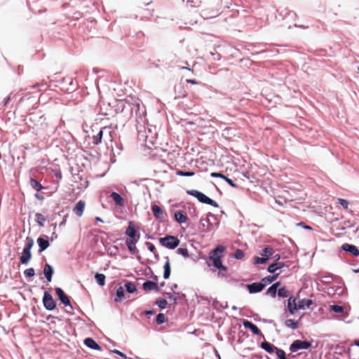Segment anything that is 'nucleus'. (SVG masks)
<instances>
[{"label": "nucleus", "instance_id": "obj_1", "mask_svg": "<svg viewBox=\"0 0 359 359\" xmlns=\"http://www.w3.org/2000/svg\"><path fill=\"white\" fill-rule=\"evenodd\" d=\"M225 247L223 245H218L215 249L211 251L209 254L208 259L212 262V265L218 269L226 271L227 267L224 266L222 263V257L225 251ZM209 266L211 265L210 262L208 263Z\"/></svg>", "mask_w": 359, "mask_h": 359}, {"label": "nucleus", "instance_id": "obj_2", "mask_svg": "<svg viewBox=\"0 0 359 359\" xmlns=\"http://www.w3.org/2000/svg\"><path fill=\"white\" fill-rule=\"evenodd\" d=\"M313 304L312 300L303 299L296 303V299L290 297L287 300V308L291 314H294L298 309L309 308Z\"/></svg>", "mask_w": 359, "mask_h": 359}, {"label": "nucleus", "instance_id": "obj_3", "mask_svg": "<svg viewBox=\"0 0 359 359\" xmlns=\"http://www.w3.org/2000/svg\"><path fill=\"white\" fill-rule=\"evenodd\" d=\"M187 193L190 196L196 197L201 203H205L215 208L218 207V204L216 201L210 198L202 192L192 189L187 191Z\"/></svg>", "mask_w": 359, "mask_h": 359}, {"label": "nucleus", "instance_id": "obj_4", "mask_svg": "<svg viewBox=\"0 0 359 359\" xmlns=\"http://www.w3.org/2000/svg\"><path fill=\"white\" fill-rule=\"evenodd\" d=\"M34 245V240L31 237H27L26 244L20 258V262L27 264L32 258L31 249Z\"/></svg>", "mask_w": 359, "mask_h": 359}, {"label": "nucleus", "instance_id": "obj_5", "mask_svg": "<svg viewBox=\"0 0 359 359\" xmlns=\"http://www.w3.org/2000/svg\"><path fill=\"white\" fill-rule=\"evenodd\" d=\"M160 243L169 249H174L180 244V240L174 236H166L160 238Z\"/></svg>", "mask_w": 359, "mask_h": 359}, {"label": "nucleus", "instance_id": "obj_6", "mask_svg": "<svg viewBox=\"0 0 359 359\" xmlns=\"http://www.w3.org/2000/svg\"><path fill=\"white\" fill-rule=\"evenodd\" d=\"M104 131H108V136L106 137L107 141L110 142H113L114 138L112 136V133H114V132L111 130L109 128L104 127L102 130H100V132L96 135H94L93 137V143L94 144L97 145L102 142V138Z\"/></svg>", "mask_w": 359, "mask_h": 359}, {"label": "nucleus", "instance_id": "obj_7", "mask_svg": "<svg viewBox=\"0 0 359 359\" xmlns=\"http://www.w3.org/2000/svg\"><path fill=\"white\" fill-rule=\"evenodd\" d=\"M311 346V343L307 341L295 340L290 346L292 352H296L300 349H308Z\"/></svg>", "mask_w": 359, "mask_h": 359}, {"label": "nucleus", "instance_id": "obj_8", "mask_svg": "<svg viewBox=\"0 0 359 359\" xmlns=\"http://www.w3.org/2000/svg\"><path fill=\"white\" fill-rule=\"evenodd\" d=\"M43 302L45 308L49 311L53 310L56 306V303L54 299L53 298L52 295L48 292H44Z\"/></svg>", "mask_w": 359, "mask_h": 359}, {"label": "nucleus", "instance_id": "obj_9", "mask_svg": "<svg viewBox=\"0 0 359 359\" xmlns=\"http://www.w3.org/2000/svg\"><path fill=\"white\" fill-rule=\"evenodd\" d=\"M265 287V284L262 281L260 283H253L248 285L247 287L250 293H256L261 292Z\"/></svg>", "mask_w": 359, "mask_h": 359}, {"label": "nucleus", "instance_id": "obj_10", "mask_svg": "<svg viewBox=\"0 0 359 359\" xmlns=\"http://www.w3.org/2000/svg\"><path fill=\"white\" fill-rule=\"evenodd\" d=\"M341 249L346 252H349L352 255L357 257L359 255V250L358 248L353 245H351L348 243H344L341 246Z\"/></svg>", "mask_w": 359, "mask_h": 359}, {"label": "nucleus", "instance_id": "obj_11", "mask_svg": "<svg viewBox=\"0 0 359 359\" xmlns=\"http://www.w3.org/2000/svg\"><path fill=\"white\" fill-rule=\"evenodd\" d=\"M86 207V202L84 201H79L74 208H73V212L78 217H81L83 214L84 210Z\"/></svg>", "mask_w": 359, "mask_h": 359}, {"label": "nucleus", "instance_id": "obj_12", "mask_svg": "<svg viewBox=\"0 0 359 359\" xmlns=\"http://www.w3.org/2000/svg\"><path fill=\"white\" fill-rule=\"evenodd\" d=\"M55 292L62 304H64L65 306L70 305L69 297L61 288H55Z\"/></svg>", "mask_w": 359, "mask_h": 359}, {"label": "nucleus", "instance_id": "obj_13", "mask_svg": "<svg viewBox=\"0 0 359 359\" xmlns=\"http://www.w3.org/2000/svg\"><path fill=\"white\" fill-rule=\"evenodd\" d=\"M43 237H39L37 239V243L39 246V252H41L46 250L49 246V241L48 240V236H45Z\"/></svg>", "mask_w": 359, "mask_h": 359}, {"label": "nucleus", "instance_id": "obj_14", "mask_svg": "<svg viewBox=\"0 0 359 359\" xmlns=\"http://www.w3.org/2000/svg\"><path fill=\"white\" fill-rule=\"evenodd\" d=\"M142 287H143V289L147 292H149L151 290H154L156 292L159 291V287H158L157 283L155 282L151 281V280H147V281L144 282L143 283Z\"/></svg>", "mask_w": 359, "mask_h": 359}, {"label": "nucleus", "instance_id": "obj_15", "mask_svg": "<svg viewBox=\"0 0 359 359\" xmlns=\"http://www.w3.org/2000/svg\"><path fill=\"white\" fill-rule=\"evenodd\" d=\"M126 234L128 236V239L135 240L136 229L133 222H129Z\"/></svg>", "mask_w": 359, "mask_h": 359}, {"label": "nucleus", "instance_id": "obj_16", "mask_svg": "<svg viewBox=\"0 0 359 359\" xmlns=\"http://www.w3.org/2000/svg\"><path fill=\"white\" fill-rule=\"evenodd\" d=\"M151 210L154 217L158 219H162L164 217L163 210L157 205H153L151 206Z\"/></svg>", "mask_w": 359, "mask_h": 359}, {"label": "nucleus", "instance_id": "obj_17", "mask_svg": "<svg viewBox=\"0 0 359 359\" xmlns=\"http://www.w3.org/2000/svg\"><path fill=\"white\" fill-rule=\"evenodd\" d=\"M53 273V267L50 264H46L43 268V274L48 282L51 281Z\"/></svg>", "mask_w": 359, "mask_h": 359}, {"label": "nucleus", "instance_id": "obj_18", "mask_svg": "<svg viewBox=\"0 0 359 359\" xmlns=\"http://www.w3.org/2000/svg\"><path fill=\"white\" fill-rule=\"evenodd\" d=\"M137 242V240H132V239H126V244L131 254L136 253L137 248H136V243Z\"/></svg>", "mask_w": 359, "mask_h": 359}, {"label": "nucleus", "instance_id": "obj_19", "mask_svg": "<svg viewBox=\"0 0 359 359\" xmlns=\"http://www.w3.org/2000/svg\"><path fill=\"white\" fill-rule=\"evenodd\" d=\"M243 326L245 328L250 329L252 331V332L255 334H260V330H259V328L255 324L251 323L250 321L245 320L243 322Z\"/></svg>", "mask_w": 359, "mask_h": 359}, {"label": "nucleus", "instance_id": "obj_20", "mask_svg": "<svg viewBox=\"0 0 359 359\" xmlns=\"http://www.w3.org/2000/svg\"><path fill=\"white\" fill-rule=\"evenodd\" d=\"M84 344L89 348L95 350H100V346L92 338H86L84 340Z\"/></svg>", "mask_w": 359, "mask_h": 359}, {"label": "nucleus", "instance_id": "obj_21", "mask_svg": "<svg viewBox=\"0 0 359 359\" xmlns=\"http://www.w3.org/2000/svg\"><path fill=\"white\" fill-rule=\"evenodd\" d=\"M111 197L114 200L115 204L116 205L123 206L124 204V201L122 196L116 192H112L111 194Z\"/></svg>", "mask_w": 359, "mask_h": 359}, {"label": "nucleus", "instance_id": "obj_22", "mask_svg": "<svg viewBox=\"0 0 359 359\" xmlns=\"http://www.w3.org/2000/svg\"><path fill=\"white\" fill-rule=\"evenodd\" d=\"M175 219L182 224L185 223L188 220V217L187 215L183 214L181 211H176L174 215Z\"/></svg>", "mask_w": 359, "mask_h": 359}, {"label": "nucleus", "instance_id": "obj_23", "mask_svg": "<svg viewBox=\"0 0 359 359\" xmlns=\"http://www.w3.org/2000/svg\"><path fill=\"white\" fill-rule=\"evenodd\" d=\"M261 347L269 353H273L277 348V347L267 341L262 342Z\"/></svg>", "mask_w": 359, "mask_h": 359}, {"label": "nucleus", "instance_id": "obj_24", "mask_svg": "<svg viewBox=\"0 0 359 359\" xmlns=\"http://www.w3.org/2000/svg\"><path fill=\"white\" fill-rule=\"evenodd\" d=\"M280 285V282H277L273 284L270 287L268 288L266 293L270 294L271 297H275L278 290V287Z\"/></svg>", "mask_w": 359, "mask_h": 359}, {"label": "nucleus", "instance_id": "obj_25", "mask_svg": "<svg viewBox=\"0 0 359 359\" xmlns=\"http://www.w3.org/2000/svg\"><path fill=\"white\" fill-rule=\"evenodd\" d=\"M285 264L282 262H276L269 266L268 271L270 273H274L276 270L282 269Z\"/></svg>", "mask_w": 359, "mask_h": 359}, {"label": "nucleus", "instance_id": "obj_26", "mask_svg": "<svg viewBox=\"0 0 359 359\" xmlns=\"http://www.w3.org/2000/svg\"><path fill=\"white\" fill-rule=\"evenodd\" d=\"M164 272H163V278L165 279H168L170 275V263L169 259L167 258V261L164 264Z\"/></svg>", "mask_w": 359, "mask_h": 359}, {"label": "nucleus", "instance_id": "obj_27", "mask_svg": "<svg viewBox=\"0 0 359 359\" xmlns=\"http://www.w3.org/2000/svg\"><path fill=\"white\" fill-rule=\"evenodd\" d=\"M286 327L295 330L299 327V322L292 319H287L285 322Z\"/></svg>", "mask_w": 359, "mask_h": 359}, {"label": "nucleus", "instance_id": "obj_28", "mask_svg": "<svg viewBox=\"0 0 359 359\" xmlns=\"http://www.w3.org/2000/svg\"><path fill=\"white\" fill-rule=\"evenodd\" d=\"M46 217L41 213H36L35 215V221L38 224V225L41 227L44 226V222H46Z\"/></svg>", "mask_w": 359, "mask_h": 359}, {"label": "nucleus", "instance_id": "obj_29", "mask_svg": "<svg viewBox=\"0 0 359 359\" xmlns=\"http://www.w3.org/2000/svg\"><path fill=\"white\" fill-rule=\"evenodd\" d=\"M273 254V249L271 247H266L264 248L260 255L262 257H267L268 259Z\"/></svg>", "mask_w": 359, "mask_h": 359}, {"label": "nucleus", "instance_id": "obj_30", "mask_svg": "<svg viewBox=\"0 0 359 359\" xmlns=\"http://www.w3.org/2000/svg\"><path fill=\"white\" fill-rule=\"evenodd\" d=\"M96 282L100 286H103L105 284V276L103 273H96L95 275Z\"/></svg>", "mask_w": 359, "mask_h": 359}, {"label": "nucleus", "instance_id": "obj_31", "mask_svg": "<svg viewBox=\"0 0 359 359\" xmlns=\"http://www.w3.org/2000/svg\"><path fill=\"white\" fill-rule=\"evenodd\" d=\"M125 288L129 293H133L137 290L135 283L129 281L125 283Z\"/></svg>", "mask_w": 359, "mask_h": 359}, {"label": "nucleus", "instance_id": "obj_32", "mask_svg": "<svg viewBox=\"0 0 359 359\" xmlns=\"http://www.w3.org/2000/svg\"><path fill=\"white\" fill-rule=\"evenodd\" d=\"M30 184H31V187L35 189L36 191H39L40 190H41L43 189V187L42 185L41 184V183L37 181L36 180H34V179H31L30 180Z\"/></svg>", "mask_w": 359, "mask_h": 359}, {"label": "nucleus", "instance_id": "obj_33", "mask_svg": "<svg viewBox=\"0 0 359 359\" xmlns=\"http://www.w3.org/2000/svg\"><path fill=\"white\" fill-rule=\"evenodd\" d=\"M278 275H279V274H278V273H277V274L272 275V276H266V277H265V278H262V282L263 283H264V284H265V285H266V284L271 283H272L273 281H274V280L278 278Z\"/></svg>", "mask_w": 359, "mask_h": 359}, {"label": "nucleus", "instance_id": "obj_34", "mask_svg": "<svg viewBox=\"0 0 359 359\" xmlns=\"http://www.w3.org/2000/svg\"><path fill=\"white\" fill-rule=\"evenodd\" d=\"M116 297L115 298V301L116 302H118V301H121L122 299V298L124 296V290H123V287H119L117 290H116Z\"/></svg>", "mask_w": 359, "mask_h": 359}, {"label": "nucleus", "instance_id": "obj_35", "mask_svg": "<svg viewBox=\"0 0 359 359\" xmlns=\"http://www.w3.org/2000/svg\"><path fill=\"white\" fill-rule=\"evenodd\" d=\"M278 295L281 297H287L289 295V292L285 287H283L278 289Z\"/></svg>", "mask_w": 359, "mask_h": 359}, {"label": "nucleus", "instance_id": "obj_36", "mask_svg": "<svg viewBox=\"0 0 359 359\" xmlns=\"http://www.w3.org/2000/svg\"><path fill=\"white\" fill-rule=\"evenodd\" d=\"M176 174H177V175L183 176V177H192L195 175V173L194 172H185V171H182L181 170H177L176 171Z\"/></svg>", "mask_w": 359, "mask_h": 359}, {"label": "nucleus", "instance_id": "obj_37", "mask_svg": "<svg viewBox=\"0 0 359 359\" xmlns=\"http://www.w3.org/2000/svg\"><path fill=\"white\" fill-rule=\"evenodd\" d=\"M254 260H255V264H265L268 261V258L264 257H255L254 258Z\"/></svg>", "mask_w": 359, "mask_h": 359}, {"label": "nucleus", "instance_id": "obj_38", "mask_svg": "<svg viewBox=\"0 0 359 359\" xmlns=\"http://www.w3.org/2000/svg\"><path fill=\"white\" fill-rule=\"evenodd\" d=\"M330 310L338 313H341L344 312V308L339 305H332L330 306Z\"/></svg>", "mask_w": 359, "mask_h": 359}, {"label": "nucleus", "instance_id": "obj_39", "mask_svg": "<svg viewBox=\"0 0 359 359\" xmlns=\"http://www.w3.org/2000/svg\"><path fill=\"white\" fill-rule=\"evenodd\" d=\"M177 252L178 254L182 255L185 258L189 257V256L188 250L187 248H180L177 250Z\"/></svg>", "mask_w": 359, "mask_h": 359}, {"label": "nucleus", "instance_id": "obj_40", "mask_svg": "<svg viewBox=\"0 0 359 359\" xmlns=\"http://www.w3.org/2000/svg\"><path fill=\"white\" fill-rule=\"evenodd\" d=\"M156 323L158 325L163 324L165 321V317L163 313H158L156 318Z\"/></svg>", "mask_w": 359, "mask_h": 359}, {"label": "nucleus", "instance_id": "obj_41", "mask_svg": "<svg viewBox=\"0 0 359 359\" xmlns=\"http://www.w3.org/2000/svg\"><path fill=\"white\" fill-rule=\"evenodd\" d=\"M167 301L165 299H156V304L161 309H164L167 305Z\"/></svg>", "mask_w": 359, "mask_h": 359}, {"label": "nucleus", "instance_id": "obj_42", "mask_svg": "<svg viewBox=\"0 0 359 359\" xmlns=\"http://www.w3.org/2000/svg\"><path fill=\"white\" fill-rule=\"evenodd\" d=\"M35 274L34 269L33 268H29L24 271V275L26 277H33Z\"/></svg>", "mask_w": 359, "mask_h": 359}, {"label": "nucleus", "instance_id": "obj_43", "mask_svg": "<svg viewBox=\"0 0 359 359\" xmlns=\"http://www.w3.org/2000/svg\"><path fill=\"white\" fill-rule=\"evenodd\" d=\"M276 352L279 359H287L285 356V353L283 350L277 348Z\"/></svg>", "mask_w": 359, "mask_h": 359}, {"label": "nucleus", "instance_id": "obj_44", "mask_svg": "<svg viewBox=\"0 0 359 359\" xmlns=\"http://www.w3.org/2000/svg\"><path fill=\"white\" fill-rule=\"evenodd\" d=\"M338 203L346 210L348 208V202L343 198H339Z\"/></svg>", "mask_w": 359, "mask_h": 359}, {"label": "nucleus", "instance_id": "obj_45", "mask_svg": "<svg viewBox=\"0 0 359 359\" xmlns=\"http://www.w3.org/2000/svg\"><path fill=\"white\" fill-rule=\"evenodd\" d=\"M234 257L238 259H241L242 258H243L244 257V252H243V250H240V249H238L236 250L235 252V255H234Z\"/></svg>", "mask_w": 359, "mask_h": 359}, {"label": "nucleus", "instance_id": "obj_46", "mask_svg": "<svg viewBox=\"0 0 359 359\" xmlns=\"http://www.w3.org/2000/svg\"><path fill=\"white\" fill-rule=\"evenodd\" d=\"M224 180L232 187L237 188L238 185L236 184L230 178L227 177L226 176L224 178Z\"/></svg>", "mask_w": 359, "mask_h": 359}, {"label": "nucleus", "instance_id": "obj_47", "mask_svg": "<svg viewBox=\"0 0 359 359\" xmlns=\"http://www.w3.org/2000/svg\"><path fill=\"white\" fill-rule=\"evenodd\" d=\"M354 344L359 347V340L358 339L355 340ZM352 351H353V353L351 354L354 357L353 359H359V354L357 355L355 354V352H356V350H353Z\"/></svg>", "mask_w": 359, "mask_h": 359}, {"label": "nucleus", "instance_id": "obj_48", "mask_svg": "<svg viewBox=\"0 0 359 359\" xmlns=\"http://www.w3.org/2000/svg\"><path fill=\"white\" fill-rule=\"evenodd\" d=\"M210 176L212 177H219L223 180H224V178L226 177L224 175H223L222 173H220V172H212L210 174Z\"/></svg>", "mask_w": 359, "mask_h": 359}, {"label": "nucleus", "instance_id": "obj_49", "mask_svg": "<svg viewBox=\"0 0 359 359\" xmlns=\"http://www.w3.org/2000/svg\"><path fill=\"white\" fill-rule=\"evenodd\" d=\"M147 245L148 246V249L149 250V251H151V252H154L155 253L156 252V247L151 243H147Z\"/></svg>", "mask_w": 359, "mask_h": 359}, {"label": "nucleus", "instance_id": "obj_50", "mask_svg": "<svg viewBox=\"0 0 359 359\" xmlns=\"http://www.w3.org/2000/svg\"><path fill=\"white\" fill-rule=\"evenodd\" d=\"M298 225L302 226L305 229H309V230H311L312 229V228L310 226H308V225L305 224L304 222H300V223L298 224Z\"/></svg>", "mask_w": 359, "mask_h": 359}, {"label": "nucleus", "instance_id": "obj_51", "mask_svg": "<svg viewBox=\"0 0 359 359\" xmlns=\"http://www.w3.org/2000/svg\"><path fill=\"white\" fill-rule=\"evenodd\" d=\"M187 82L191 84H198V82L194 79H187Z\"/></svg>", "mask_w": 359, "mask_h": 359}, {"label": "nucleus", "instance_id": "obj_52", "mask_svg": "<svg viewBox=\"0 0 359 359\" xmlns=\"http://www.w3.org/2000/svg\"><path fill=\"white\" fill-rule=\"evenodd\" d=\"M114 352L116 353V354L123 357V358H126V355L124 353H123L122 352L118 351V350H116Z\"/></svg>", "mask_w": 359, "mask_h": 359}, {"label": "nucleus", "instance_id": "obj_53", "mask_svg": "<svg viewBox=\"0 0 359 359\" xmlns=\"http://www.w3.org/2000/svg\"><path fill=\"white\" fill-rule=\"evenodd\" d=\"M154 313V312L151 310L146 311L145 314L147 316H151Z\"/></svg>", "mask_w": 359, "mask_h": 359}, {"label": "nucleus", "instance_id": "obj_54", "mask_svg": "<svg viewBox=\"0 0 359 359\" xmlns=\"http://www.w3.org/2000/svg\"><path fill=\"white\" fill-rule=\"evenodd\" d=\"M168 295V298L170 299H173L174 301L176 300V298L173 297V295H172L171 294H167Z\"/></svg>", "mask_w": 359, "mask_h": 359}, {"label": "nucleus", "instance_id": "obj_55", "mask_svg": "<svg viewBox=\"0 0 359 359\" xmlns=\"http://www.w3.org/2000/svg\"><path fill=\"white\" fill-rule=\"evenodd\" d=\"M10 99H11V97H8L6 99L5 102H4V105L8 104V102H9V101H10Z\"/></svg>", "mask_w": 359, "mask_h": 359}, {"label": "nucleus", "instance_id": "obj_56", "mask_svg": "<svg viewBox=\"0 0 359 359\" xmlns=\"http://www.w3.org/2000/svg\"><path fill=\"white\" fill-rule=\"evenodd\" d=\"M95 221L96 222H103V220L100 217H95Z\"/></svg>", "mask_w": 359, "mask_h": 359}, {"label": "nucleus", "instance_id": "obj_57", "mask_svg": "<svg viewBox=\"0 0 359 359\" xmlns=\"http://www.w3.org/2000/svg\"><path fill=\"white\" fill-rule=\"evenodd\" d=\"M121 103L123 104H122L123 107H125V104H128V102L126 100H122Z\"/></svg>", "mask_w": 359, "mask_h": 359}, {"label": "nucleus", "instance_id": "obj_58", "mask_svg": "<svg viewBox=\"0 0 359 359\" xmlns=\"http://www.w3.org/2000/svg\"><path fill=\"white\" fill-rule=\"evenodd\" d=\"M181 69H188V70H191V69H190V68L187 67H181Z\"/></svg>", "mask_w": 359, "mask_h": 359}, {"label": "nucleus", "instance_id": "obj_59", "mask_svg": "<svg viewBox=\"0 0 359 359\" xmlns=\"http://www.w3.org/2000/svg\"><path fill=\"white\" fill-rule=\"evenodd\" d=\"M274 258H276V260L279 259H280V255H276L274 256Z\"/></svg>", "mask_w": 359, "mask_h": 359}, {"label": "nucleus", "instance_id": "obj_60", "mask_svg": "<svg viewBox=\"0 0 359 359\" xmlns=\"http://www.w3.org/2000/svg\"><path fill=\"white\" fill-rule=\"evenodd\" d=\"M291 306H294V303H293L292 300L291 301Z\"/></svg>", "mask_w": 359, "mask_h": 359}, {"label": "nucleus", "instance_id": "obj_61", "mask_svg": "<svg viewBox=\"0 0 359 359\" xmlns=\"http://www.w3.org/2000/svg\"><path fill=\"white\" fill-rule=\"evenodd\" d=\"M355 272H356V273L359 272V269L355 270Z\"/></svg>", "mask_w": 359, "mask_h": 359}]
</instances>
